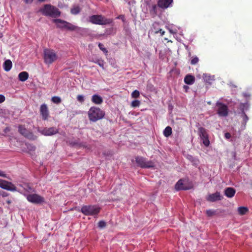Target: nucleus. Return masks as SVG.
Here are the masks:
<instances>
[{"label": "nucleus", "mask_w": 252, "mask_h": 252, "mask_svg": "<svg viewBox=\"0 0 252 252\" xmlns=\"http://www.w3.org/2000/svg\"><path fill=\"white\" fill-rule=\"evenodd\" d=\"M105 115V112L96 106H92L88 111V118L92 122H96L102 119Z\"/></svg>", "instance_id": "obj_1"}, {"label": "nucleus", "mask_w": 252, "mask_h": 252, "mask_svg": "<svg viewBox=\"0 0 252 252\" xmlns=\"http://www.w3.org/2000/svg\"><path fill=\"white\" fill-rule=\"evenodd\" d=\"M40 11L44 16L52 18H57L61 15L59 9L50 4H45Z\"/></svg>", "instance_id": "obj_2"}, {"label": "nucleus", "mask_w": 252, "mask_h": 252, "mask_svg": "<svg viewBox=\"0 0 252 252\" xmlns=\"http://www.w3.org/2000/svg\"><path fill=\"white\" fill-rule=\"evenodd\" d=\"M100 208L96 205H84L79 212L86 216L97 215L100 212Z\"/></svg>", "instance_id": "obj_3"}, {"label": "nucleus", "mask_w": 252, "mask_h": 252, "mask_svg": "<svg viewBox=\"0 0 252 252\" xmlns=\"http://www.w3.org/2000/svg\"><path fill=\"white\" fill-rule=\"evenodd\" d=\"M89 21L93 24L105 25L111 24L113 20L106 18L102 15H94L89 17Z\"/></svg>", "instance_id": "obj_4"}, {"label": "nucleus", "mask_w": 252, "mask_h": 252, "mask_svg": "<svg viewBox=\"0 0 252 252\" xmlns=\"http://www.w3.org/2000/svg\"><path fill=\"white\" fill-rule=\"evenodd\" d=\"M44 63L50 65L58 59V55L55 51L51 49H45L43 52Z\"/></svg>", "instance_id": "obj_5"}, {"label": "nucleus", "mask_w": 252, "mask_h": 252, "mask_svg": "<svg viewBox=\"0 0 252 252\" xmlns=\"http://www.w3.org/2000/svg\"><path fill=\"white\" fill-rule=\"evenodd\" d=\"M136 162L137 165L142 168H154L155 166V162L151 160H147V158H135L131 159V162Z\"/></svg>", "instance_id": "obj_6"}, {"label": "nucleus", "mask_w": 252, "mask_h": 252, "mask_svg": "<svg viewBox=\"0 0 252 252\" xmlns=\"http://www.w3.org/2000/svg\"><path fill=\"white\" fill-rule=\"evenodd\" d=\"M53 22L56 24H62L63 26L57 25L59 28H65L69 31H74L77 29V27L65 21L61 20L60 19H55L53 20Z\"/></svg>", "instance_id": "obj_7"}, {"label": "nucleus", "mask_w": 252, "mask_h": 252, "mask_svg": "<svg viewBox=\"0 0 252 252\" xmlns=\"http://www.w3.org/2000/svg\"><path fill=\"white\" fill-rule=\"evenodd\" d=\"M18 131L20 134L30 140H34L37 138L36 135H34L32 132L29 131L22 125H20L18 126Z\"/></svg>", "instance_id": "obj_8"}, {"label": "nucleus", "mask_w": 252, "mask_h": 252, "mask_svg": "<svg viewBox=\"0 0 252 252\" xmlns=\"http://www.w3.org/2000/svg\"><path fill=\"white\" fill-rule=\"evenodd\" d=\"M27 199L29 202L36 204H40L45 202L44 197L36 193L28 195Z\"/></svg>", "instance_id": "obj_9"}, {"label": "nucleus", "mask_w": 252, "mask_h": 252, "mask_svg": "<svg viewBox=\"0 0 252 252\" xmlns=\"http://www.w3.org/2000/svg\"><path fill=\"white\" fill-rule=\"evenodd\" d=\"M216 106L218 107L217 113L220 116L226 117L228 115V108L226 105L218 101Z\"/></svg>", "instance_id": "obj_10"}, {"label": "nucleus", "mask_w": 252, "mask_h": 252, "mask_svg": "<svg viewBox=\"0 0 252 252\" xmlns=\"http://www.w3.org/2000/svg\"><path fill=\"white\" fill-rule=\"evenodd\" d=\"M198 132L199 136L203 141V144L206 147L208 146L210 144V141L206 129L203 127H200L198 128Z\"/></svg>", "instance_id": "obj_11"}, {"label": "nucleus", "mask_w": 252, "mask_h": 252, "mask_svg": "<svg viewBox=\"0 0 252 252\" xmlns=\"http://www.w3.org/2000/svg\"><path fill=\"white\" fill-rule=\"evenodd\" d=\"M223 198V196L219 191H216L212 194H209L206 197V199L211 202H214L217 201L221 200Z\"/></svg>", "instance_id": "obj_12"}, {"label": "nucleus", "mask_w": 252, "mask_h": 252, "mask_svg": "<svg viewBox=\"0 0 252 252\" xmlns=\"http://www.w3.org/2000/svg\"><path fill=\"white\" fill-rule=\"evenodd\" d=\"M59 131L57 128L54 127H45L42 130L40 131V132L45 136H51L54 135L57 133H58Z\"/></svg>", "instance_id": "obj_13"}, {"label": "nucleus", "mask_w": 252, "mask_h": 252, "mask_svg": "<svg viewBox=\"0 0 252 252\" xmlns=\"http://www.w3.org/2000/svg\"><path fill=\"white\" fill-rule=\"evenodd\" d=\"M40 113L42 116V119L46 120L49 116V112L48 107L46 104H42L40 107Z\"/></svg>", "instance_id": "obj_14"}, {"label": "nucleus", "mask_w": 252, "mask_h": 252, "mask_svg": "<svg viewBox=\"0 0 252 252\" xmlns=\"http://www.w3.org/2000/svg\"><path fill=\"white\" fill-rule=\"evenodd\" d=\"M236 189L232 187H227L224 191V194L228 198H232L236 193Z\"/></svg>", "instance_id": "obj_15"}, {"label": "nucleus", "mask_w": 252, "mask_h": 252, "mask_svg": "<svg viewBox=\"0 0 252 252\" xmlns=\"http://www.w3.org/2000/svg\"><path fill=\"white\" fill-rule=\"evenodd\" d=\"M173 2V0H158V6L162 9L168 8Z\"/></svg>", "instance_id": "obj_16"}, {"label": "nucleus", "mask_w": 252, "mask_h": 252, "mask_svg": "<svg viewBox=\"0 0 252 252\" xmlns=\"http://www.w3.org/2000/svg\"><path fill=\"white\" fill-rule=\"evenodd\" d=\"M175 189L176 190L179 191L181 190H186L189 189V188L185 187L183 184L182 179L179 180L175 184Z\"/></svg>", "instance_id": "obj_17"}, {"label": "nucleus", "mask_w": 252, "mask_h": 252, "mask_svg": "<svg viewBox=\"0 0 252 252\" xmlns=\"http://www.w3.org/2000/svg\"><path fill=\"white\" fill-rule=\"evenodd\" d=\"M92 101L95 104L99 105L103 102V98L98 94H94L92 97Z\"/></svg>", "instance_id": "obj_18"}, {"label": "nucleus", "mask_w": 252, "mask_h": 252, "mask_svg": "<svg viewBox=\"0 0 252 252\" xmlns=\"http://www.w3.org/2000/svg\"><path fill=\"white\" fill-rule=\"evenodd\" d=\"M4 189L12 191H17L20 192V190H19L17 188L14 186V184L8 181L7 182V184L5 187Z\"/></svg>", "instance_id": "obj_19"}, {"label": "nucleus", "mask_w": 252, "mask_h": 252, "mask_svg": "<svg viewBox=\"0 0 252 252\" xmlns=\"http://www.w3.org/2000/svg\"><path fill=\"white\" fill-rule=\"evenodd\" d=\"M184 82L188 85H191L195 82V77L191 75H187L184 78Z\"/></svg>", "instance_id": "obj_20"}, {"label": "nucleus", "mask_w": 252, "mask_h": 252, "mask_svg": "<svg viewBox=\"0 0 252 252\" xmlns=\"http://www.w3.org/2000/svg\"><path fill=\"white\" fill-rule=\"evenodd\" d=\"M29 73L26 71L20 72L18 75V79L22 82L26 81L29 78Z\"/></svg>", "instance_id": "obj_21"}, {"label": "nucleus", "mask_w": 252, "mask_h": 252, "mask_svg": "<svg viewBox=\"0 0 252 252\" xmlns=\"http://www.w3.org/2000/svg\"><path fill=\"white\" fill-rule=\"evenodd\" d=\"M12 62L10 60H6L3 63V68L5 71H9L12 67Z\"/></svg>", "instance_id": "obj_22"}, {"label": "nucleus", "mask_w": 252, "mask_h": 252, "mask_svg": "<svg viewBox=\"0 0 252 252\" xmlns=\"http://www.w3.org/2000/svg\"><path fill=\"white\" fill-rule=\"evenodd\" d=\"M238 212L240 215H244L249 212L247 207L241 206L238 208Z\"/></svg>", "instance_id": "obj_23"}, {"label": "nucleus", "mask_w": 252, "mask_h": 252, "mask_svg": "<svg viewBox=\"0 0 252 252\" xmlns=\"http://www.w3.org/2000/svg\"><path fill=\"white\" fill-rule=\"evenodd\" d=\"M172 132V128L169 126H167L163 131V134L165 137H168L171 135Z\"/></svg>", "instance_id": "obj_24"}, {"label": "nucleus", "mask_w": 252, "mask_h": 252, "mask_svg": "<svg viewBox=\"0 0 252 252\" xmlns=\"http://www.w3.org/2000/svg\"><path fill=\"white\" fill-rule=\"evenodd\" d=\"M81 11V9L79 6H76L72 8L70 10V12L72 14L76 15L78 14Z\"/></svg>", "instance_id": "obj_25"}, {"label": "nucleus", "mask_w": 252, "mask_h": 252, "mask_svg": "<svg viewBox=\"0 0 252 252\" xmlns=\"http://www.w3.org/2000/svg\"><path fill=\"white\" fill-rule=\"evenodd\" d=\"M92 62H94L95 63H97L101 67L104 69V61L101 59H97L95 60H92Z\"/></svg>", "instance_id": "obj_26"}, {"label": "nucleus", "mask_w": 252, "mask_h": 252, "mask_svg": "<svg viewBox=\"0 0 252 252\" xmlns=\"http://www.w3.org/2000/svg\"><path fill=\"white\" fill-rule=\"evenodd\" d=\"M242 114H243L242 124L243 125L244 127L245 128L247 123L249 120V118H248V116L246 115V114L244 111H243Z\"/></svg>", "instance_id": "obj_27"}, {"label": "nucleus", "mask_w": 252, "mask_h": 252, "mask_svg": "<svg viewBox=\"0 0 252 252\" xmlns=\"http://www.w3.org/2000/svg\"><path fill=\"white\" fill-rule=\"evenodd\" d=\"M206 214L209 217H211L217 214V211L212 209L207 210L206 211Z\"/></svg>", "instance_id": "obj_28"}, {"label": "nucleus", "mask_w": 252, "mask_h": 252, "mask_svg": "<svg viewBox=\"0 0 252 252\" xmlns=\"http://www.w3.org/2000/svg\"><path fill=\"white\" fill-rule=\"evenodd\" d=\"M97 226L100 229H103L106 226V222L103 220H100L98 222Z\"/></svg>", "instance_id": "obj_29"}, {"label": "nucleus", "mask_w": 252, "mask_h": 252, "mask_svg": "<svg viewBox=\"0 0 252 252\" xmlns=\"http://www.w3.org/2000/svg\"><path fill=\"white\" fill-rule=\"evenodd\" d=\"M52 101L56 104H59L61 102L62 100L60 97L55 96L52 97Z\"/></svg>", "instance_id": "obj_30"}, {"label": "nucleus", "mask_w": 252, "mask_h": 252, "mask_svg": "<svg viewBox=\"0 0 252 252\" xmlns=\"http://www.w3.org/2000/svg\"><path fill=\"white\" fill-rule=\"evenodd\" d=\"M140 104V101L138 100H134L131 102V106L135 108L139 107Z\"/></svg>", "instance_id": "obj_31"}, {"label": "nucleus", "mask_w": 252, "mask_h": 252, "mask_svg": "<svg viewBox=\"0 0 252 252\" xmlns=\"http://www.w3.org/2000/svg\"><path fill=\"white\" fill-rule=\"evenodd\" d=\"M98 47L100 49V50H101V51H102L106 55L108 53V51L104 47V46L103 44L101 43H98Z\"/></svg>", "instance_id": "obj_32"}, {"label": "nucleus", "mask_w": 252, "mask_h": 252, "mask_svg": "<svg viewBox=\"0 0 252 252\" xmlns=\"http://www.w3.org/2000/svg\"><path fill=\"white\" fill-rule=\"evenodd\" d=\"M131 97L132 98H138L140 95L139 92L137 90L134 91L131 94Z\"/></svg>", "instance_id": "obj_33"}, {"label": "nucleus", "mask_w": 252, "mask_h": 252, "mask_svg": "<svg viewBox=\"0 0 252 252\" xmlns=\"http://www.w3.org/2000/svg\"><path fill=\"white\" fill-rule=\"evenodd\" d=\"M190 162L192 163V165L197 167L199 164V160L198 158H190Z\"/></svg>", "instance_id": "obj_34"}, {"label": "nucleus", "mask_w": 252, "mask_h": 252, "mask_svg": "<svg viewBox=\"0 0 252 252\" xmlns=\"http://www.w3.org/2000/svg\"><path fill=\"white\" fill-rule=\"evenodd\" d=\"M7 181L0 179V188L4 189L6 185L7 184Z\"/></svg>", "instance_id": "obj_35"}, {"label": "nucleus", "mask_w": 252, "mask_h": 252, "mask_svg": "<svg viewBox=\"0 0 252 252\" xmlns=\"http://www.w3.org/2000/svg\"><path fill=\"white\" fill-rule=\"evenodd\" d=\"M199 61V59L197 57H194L192 58V59L191 60L190 63L192 65H195Z\"/></svg>", "instance_id": "obj_36"}, {"label": "nucleus", "mask_w": 252, "mask_h": 252, "mask_svg": "<svg viewBox=\"0 0 252 252\" xmlns=\"http://www.w3.org/2000/svg\"><path fill=\"white\" fill-rule=\"evenodd\" d=\"M20 186L23 187L24 189L27 191L32 190V188L27 184H24L23 185H20Z\"/></svg>", "instance_id": "obj_37"}, {"label": "nucleus", "mask_w": 252, "mask_h": 252, "mask_svg": "<svg viewBox=\"0 0 252 252\" xmlns=\"http://www.w3.org/2000/svg\"><path fill=\"white\" fill-rule=\"evenodd\" d=\"M157 5H156V4L153 5L152 7V9L151 10L150 12L153 13L154 14H156L157 13Z\"/></svg>", "instance_id": "obj_38"}, {"label": "nucleus", "mask_w": 252, "mask_h": 252, "mask_svg": "<svg viewBox=\"0 0 252 252\" xmlns=\"http://www.w3.org/2000/svg\"><path fill=\"white\" fill-rule=\"evenodd\" d=\"M77 99L78 101L81 103H83L84 101V97L82 95H78L77 96Z\"/></svg>", "instance_id": "obj_39"}, {"label": "nucleus", "mask_w": 252, "mask_h": 252, "mask_svg": "<svg viewBox=\"0 0 252 252\" xmlns=\"http://www.w3.org/2000/svg\"><path fill=\"white\" fill-rule=\"evenodd\" d=\"M0 177H4L6 178H9L6 174L4 172L0 170Z\"/></svg>", "instance_id": "obj_40"}, {"label": "nucleus", "mask_w": 252, "mask_h": 252, "mask_svg": "<svg viewBox=\"0 0 252 252\" xmlns=\"http://www.w3.org/2000/svg\"><path fill=\"white\" fill-rule=\"evenodd\" d=\"M5 99V96L2 94H0V103L4 102Z\"/></svg>", "instance_id": "obj_41"}, {"label": "nucleus", "mask_w": 252, "mask_h": 252, "mask_svg": "<svg viewBox=\"0 0 252 252\" xmlns=\"http://www.w3.org/2000/svg\"><path fill=\"white\" fill-rule=\"evenodd\" d=\"M155 32L156 33H158L159 32L161 34V35H163L164 34L165 32L162 31L161 29H159L158 31H155Z\"/></svg>", "instance_id": "obj_42"}, {"label": "nucleus", "mask_w": 252, "mask_h": 252, "mask_svg": "<svg viewBox=\"0 0 252 252\" xmlns=\"http://www.w3.org/2000/svg\"><path fill=\"white\" fill-rule=\"evenodd\" d=\"M224 136H225V137L227 139H229L231 137L230 134L228 132L225 133Z\"/></svg>", "instance_id": "obj_43"}, {"label": "nucleus", "mask_w": 252, "mask_h": 252, "mask_svg": "<svg viewBox=\"0 0 252 252\" xmlns=\"http://www.w3.org/2000/svg\"><path fill=\"white\" fill-rule=\"evenodd\" d=\"M1 195L3 197H5V196H7V193L5 191H2V193H1Z\"/></svg>", "instance_id": "obj_44"}, {"label": "nucleus", "mask_w": 252, "mask_h": 252, "mask_svg": "<svg viewBox=\"0 0 252 252\" xmlns=\"http://www.w3.org/2000/svg\"><path fill=\"white\" fill-rule=\"evenodd\" d=\"M24 2L26 3H31L32 1V0H24Z\"/></svg>", "instance_id": "obj_45"}, {"label": "nucleus", "mask_w": 252, "mask_h": 252, "mask_svg": "<svg viewBox=\"0 0 252 252\" xmlns=\"http://www.w3.org/2000/svg\"><path fill=\"white\" fill-rule=\"evenodd\" d=\"M38 0L40 2H44V1H46V0Z\"/></svg>", "instance_id": "obj_46"}, {"label": "nucleus", "mask_w": 252, "mask_h": 252, "mask_svg": "<svg viewBox=\"0 0 252 252\" xmlns=\"http://www.w3.org/2000/svg\"><path fill=\"white\" fill-rule=\"evenodd\" d=\"M57 24V25H61V26H63V24H59V23H58V24Z\"/></svg>", "instance_id": "obj_47"}, {"label": "nucleus", "mask_w": 252, "mask_h": 252, "mask_svg": "<svg viewBox=\"0 0 252 252\" xmlns=\"http://www.w3.org/2000/svg\"><path fill=\"white\" fill-rule=\"evenodd\" d=\"M32 148L33 149V150H34L35 149V147L34 146L32 147Z\"/></svg>", "instance_id": "obj_48"}, {"label": "nucleus", "mask_w": 252, "mask_h": 252, "mask_svg": "<svg viewBox=\"0 0 252 252\" xmlns=\"http://www.w3.org/2000/svg\"><path fill=\"white\" fill-rule=\"evenodd\" d=\"M10 202L9 201H7V203H10Z\"/></svg>", "instance_id": "obj_49"}]
</instances>
